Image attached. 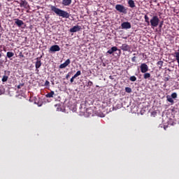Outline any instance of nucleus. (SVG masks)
<instances>
[{
    "label": "nucleus",
    "mask_w": 179,
    "mask_h": 179,
    "mask_svg": "<svg viewBox=\"0 0 179 179\" xmlns=\"http://www.w3.org/2000/svg\"><path fill=\"white\" fill-rule=\"evenodd\" d=\"M69 64H71V59H68L67 60H66L64 63L60 64L59 66L60 69H64V68H66V66H68Z\"/></svg>",
    "instance_id": "9"
},
{
    "label": "nucleus",
    "mask_w": 179,
    "mask_h": 179,
    "mask_svg": "<svg viewBox=\"0 0 179 179\" xmlns=\"http://www.w3.org/2000/svg\"><path fill=\"white\" fill-rule=\"evenodd\" d=\"M127 3L129 8H131L132 9L136 7L135 1L134 0H128Z\"/></svg>",
    "instance_id": "13"
},
{
    "label": "nucleus",
    "mask_w": 179,
    "mask_h": 179,
    "mask_svg": "<svg viewBox=\"0 0 179 179\" xmlns=\"http://www.w3.org/2000/svg\"><path fill=\"white\" fill-rule=\"evenodd\" d=\"M121 27H122V29H131V22H124L122 23Z\"/></svg>",
    "instance_id": "7"
},
{
    "label": "nucleus",
    "mask_w": 179,
    "mask_h": 179,
    "mask_svg": "<svg viewBox=\"0 0 179 179\" xmlns=\"http://www.w3.org/2000/svg\"><path fill=\"white\" fill-rule=\"evenodd\" d=\"M160 20L157 15H154L152 19L150 20L151 27H157L159 26V23Z\"/></svg>",
    "instance_id": "2"
},
{
    "label": "nucleus",
    "mask_w": 179,
    "mask_h": 179,
    "mask_svg": "<svg viewBox=\"0 0 179 179\" xmlns=\"http://www.w3.org/2000/svg\"><path fill=\"white\" fill-rule=\"evenodd\" d=\"M125 92L127 93H131L132 92V89H131V87H125Z\"/></svg>",
    "instance_id": "26"
},
{
    "label": "nucleus",
    "mask_w": 179,
    "mask_h": 179,
    "mask_svg": "<svg viewBox=\"0 0 179 179\" xmlns=\"http://www.w3.org/2000/svg\"><path fill=\"white\" fill-rule=\"evenodd\" d=\"M72 3V0H63L62 1V5L64 6H69Z\"/></svg>",
    "instance_id": "14"
},
{
    "label": "nucleus",
    "mask_w": 179,
    "mask_h": 179,
    "mask_svg": "<svg viewBox=\"0 0 179 179\" xmlns=\"http://www.w3.org/2000/svg\"><path fill=\"white\" fill-rule=\"evenodd\" d=\"M23 86H24V83H20V85H18L17 86V89H22V87H23Z\"/></svg>",
    "instance_id": "29"
},
{
    "label": "nucleus",
    "mask_w": 179,
    "mask_h": 179,
    "mask_svg": "<svg viewBox=\"0 0 179 179\" xmlns=\"http://www.w3.org/2000/svg\"><path fill=\"white\" fill-rule=\"evenodd\" d=\"M21 57H24V55H22Z\"/></svg>",
    "instance_id": "38"
},
{
    "label": "nucleus",
    "mask_w": 179,
    "mask_h": 179,
    "mask_svg": "<svg viewBox=\"0 0 179 179\" xmlns=\"http://www.w3.org/2000/svg\"><path fill=\"white\" fill-rule=\"evenodd\" d=\"M57 51H61V48L58 45H54L50 48V52H57Z\"/></svg>",
    "instance_id": "6"
},
{
    "label": "nucleus",
    "mask_w": 179,
    "mask_h": 179,
    "mask_svg": "<svg viewBox=\"0 0 179 179\" xmlns=\"http://www.w3.org/2000/svg\"><path fill=\"white\" fill-rule=\"evenodd\" d=\"M15 24H17V26H18V27H22V26L24 24V22H23V21L21 20L15 19Z\"/></svg>",
    "instance_id": "12"
},
{
    "label": "nucleus",
    "mask_w": 179,
    "mask_h": 179,
    "mask_svg": "<svg viewBox=\"0 0 179 179\" xmlns=\"http://www.w3.org/2000/svg\"><path fill=\"white\" fill-rule=\"evenodd\" d=\"M20 6L21 8H24L25 9H28L29 8V3L25 0H22L20 3Z\"/></svg>",
    "instance_id": "10"
},
{
    "label": "nucleus",
    "mask_w": 179,
    "mask_h": 179,
    "mask_svg": "<svg viewBox=\"0 0 179 179\" xmlns=\"http://www.w3.org/2000/svg\"><path fill=\"white\" fill-rule=\"evenodd\" d=\"M131 62H136V57L134 56L131 58Z\"/></svg>",
    "instance_id": "32"
},
{
    "label": "nucleus",
    "mask_w": 179,
    "mask_h": 179,
    "mask_svg": "<svg viewBox=\"0 0 179 179\" xmlns=\"http://www.w3.org/2000/svg\"><path fill=\"white\" fill-rule=\"evenodd\" d=\"M171 97L172 99H177V93H176V92L172 93L171 95Z\"/></svg>",
    "instance_id": "28"
},
{
    "label": "nucleus",
    "mask_w": 179,
    "mask_h": 179,
    "mask_svg": "<svg viewBox=\"0 0 179 179\" xmlns=\"http://www.w3.org/2000/svg\"><path fill=\"white\" fill-rule=\"evenodd\" d=\"M115 51H118V48H117L116 46H113L110 50H108L107 51V54L111 55V54L115 52Z\"/></svg>",
    "instance_id": "11"
},
{
    "label": "nucleus",
    "mask_w": 179,
    "mask_h": 179,
    "mask_svg": "<svg viewBox=\"0 0 179 179\" xmlns=\"http://www.w3.org/2000/svg\"><path fill=\"white\" fill-rule=\"evenodd\" d=\"M120 48L122 50V51H131V46L127 43L122 44Z\"/></svg>",
    "instance_id": "8"
},
{
    "label": "nucleus",
    "mask_w": 179,
    "mask_h": 179,
    "mask_svg": "<svg viewBox=\"0 0 179 179\" xmlns=\"http://www.w3.org/2000/svg\"><path fill=\"white\" fill-rule=\"evenodd\" d=\"M15 53L13 52H8L6 53L7 58H9V59L12 60V57H14Z\"/></svg>",
    "instance_id": "15"
},
{
    "label": "nucleus",
    "mask_w": 179,
    "mask_h": 179,
    "mask_svg": "<svg viewBox=\"0 0 179 179\" xmlns=\"http://www.w3.org/2000/svg\"><path fill=\"white\" fill-rule=\"evenodd\" d=\"M76 78V77H75V76H73L71 78V80H70L71 83H73V80H75Z\"/></svg>",
    "instance_id": "31"
},
{
    "label": "nucleus",
    "mask_w": 179,
    "mask_h": 179,
    "mask_svg": "<svg viewBox=\"0 0 179 179\" xmlns=\"http://www.w3.org/2000/svg\"><path fill=\"white\" fill-rule=\"evenodd\" d=\"M35 103L38 104V107H41L43 106V104L44 103V102H43V101L41 99H39L38 101V102L35 101Z\"/></svg>",
    "instance_id": "19"
},
{
    "label": "nucleus",
    "mask_w": 179,
    "mask_h": 179,
    "mask_svg": "<svg viewBox=\"0 0 179 179\" xmlns=\"http://www.w3.org/2000/svg\"><path fill=\"white\" fill-rule=\"evenodd\" d=\"M54 94H55L54 91H51L50 93L45 95V97H49V98L54 97Z\"/></svg>",
    "instance_id": "20"
},
{
    "label": "nucleus",
    "mask_w": 179,
    "mask_h": 179,
    "mask_svg": "<svg viewBox=\"0 0 179 179\" xmlns=\"http://www.w3.org/2000/svg\"><path fill=\"white\" fill-rule=\"evenodd\" d=\"M82 72H80V71H78L74 75V78H78V76H80Z\"/></svg>",
    "instance_id": "27"
},
{
    "label": "nucleus",
    "mask_w": 179,
    "mask_h": 179,
    "mask_svg": "<svg viewBox=\"0 0 179 179\" xmlns=\"http://www.w3.org/2000/svg\"><path fill=\"white\" fill-rule=\"evenodd\" d=\"M48 85H50V82H48V80L45 81V86H48Z\"/></svg>",
    "instance_id": "34"
},
{
    "label": "nucleus",
    "mask_w": 179,
    "mask_h": 179,
    "mask_svg": "<svg viewBox=\"0 0 179 179\" xmlns=\"http://www.w3.org/2000/svg\"><path fill=\"white\" fill-rule=\"evenodd\" d=\"M144 19H145V23H148V24H150V21H149V17L148 16V15H145L144 16Z\"/></svg>",
    "instance_id": "23"
},
{
    "label": "nucleus",
    "mask_w": 179,
    "mask_h": 179,
    "mask_svg": "<svg viewBox=\"0 0 179 179\" xmlns=\"http://www.w3.org/2000/svg\"><path fill=\"white\" fill-rule=\"evenodd\" d=\"M50 10H52V12H55V13L57 16H59V17H63L64 19H69V17H71V14L67 11L58 8L55 6H50Z\"/></svg>",
    "instance_id": "1"
},
{
    "label": "nucleus",
    "mask_w": 179,
    "mask_h": 179,
    "mask_svg": "<svg viewBox=\"0 0 179 179\" xmlns=\"http://www.w3.org/2000/svg\"><path fill=\"white\" fill-rule=\"evenodd\" d=\"M166 99H167V101H169V103H174V100L173 99V98L171 96H170V95L166 96Z\"/></svg>",
    "instance_id": "18"
},
{
    "label": "nucleus",
    "mask_w": 179,
    "mask_h": 179,
    "mask_svg": "<svg viewBox=\"0 0 179 179\" xmlns=\"http://www.w3.org/2000/svg\"><path fill=\"white\" fill-rule=\"evenodd\" d=\"M0 58H2V54L0 53Z\"/></svg>",
    "instance_id": "37"
},
{
    "label": "nucleus",
    "mask_w": 179,
    "mask_h": 179,
    "mask_svg": "<svg viewBox=\"0 0 179 179\" xmlns=\"http://www.w3.org/2000/svg\"><path fill=\"white\" fill-rule=\"evenodd\" d=\"M163 23H164L163 21L160 22L159 25V29H162L163 27Z\"/></svg>",
    "instance_id": "33"
},
{
    "label": "nucleus",
    "mask_w": 179,
    "mask_h": 179,
    "mask_svg": "<svg viewBox=\"0 0 179 179\" xmlns=\"http://www.w3.org/2000/svg\"><path fill=\"white\" fill-rule=\"evenodd\" d=\"M163 64H164V62L162 60L157 62V66H159V69H162V66H163Z\"/></svg>",
    "instance_id": "17"
},
{
    "label": "nucleus",
    "mask_w": 179,
    "mask_h": 179,
    "mask_svg": "<svg viewBox=\"0 0 179 179\" xmlns=\"http://www.w3.org/2000/svg\"><path fill=\"white\" fill-rule=\"evenodd\" d=\"M66 79H69V74H67V75H66Z\"/></svg>",
    "instance_id": "35"
},
{
    "label": "nucleus",
    "mask_w": 179,
    "mask_h": 179,
    "mask_svg": "<svg viewBox=\"0 0 179 179\" xmlns=\"http://www.w3.org/2000/svg\"><path fill=\"white\" fill-rule=\"evenodd\" d=\"M150 78V73H144L143 78L144 79H149Z\"/></svg>",
    "instance_id": "22"
},
{
    "label": "nucleus",
    "mask_w": 179,
    "mask_h": 179,
    "mask_svg": "<svg viewBox=\"0 0 179 179\" xmlns=\"http://www.w3.org/2000/svg\"><path fill=\"white\" fill-rule=\"evenodd\" d=\"M3 93H5V88H3V86H0V96L3 94Z\"/></svg>",
    "instance_id": "25"
},
{
    "label": "nucleus",
    "mask_w": 179,
    "mask_h": 179,
    "mask_svg": "<svg viewBox=\"0 0 179 179\" xmlns=\"http://www.w3.org/2000/svg\"><path fill=\"white\" fill-rule=\"evenodd\" d=\"M82 29V27L79 25H76L70 29L69 31L70 33H76L77 31H80Z\"/></svg>",
    "instance_id": "5"
},
{
    "label": "nucleus",
    "mask_w": 179,
    "mask_h": 179,
    "mask_svg": "<svg viewBox=\"0 0 179 179\" xmlns=\"http://www.w3.org/2000/svg\"><path fill=\"white\" fill-rule=\"evenodd\" d=\"M87 86H93V82L89 80L88 83H87Z\"/></svg>",
    "instance_id": "30"
},
{
    "label": "nucleus",
    "mask_w": 179,
    "mask_h": 179,
    "mask_svg": "<svg viewBox=\"0 0 179 179\" xmlns=\"http://www.w3.org/2000/svg\"><path fill=\"white\" fill-rule=\"evenodd\" d=\"M0 7H1V3H0Z\"/></svg>",
    "instance_id": "39"
},
{
    "label": "nucleus",
    "mask_w": 179,
    "mask_h": 179,
    "mask_svg": "<svg viewBox=\"0 0 179 179\" xmlns=\"http://www.w3.org/2000/svg\"><path fill=\"white\" fill-rule=\"evenodd\" d=\"M165 80L166 81L169 80V78H165Z\"/></svg>",
    "instance_id": "36"
},
{
    "label": "nucleus",
    "mask_w": 179,
    "mask_h": 179,
    "mask_svg": "<svg viewBox=\"0 0 179 179\" xmlns=\"http://www.w3.org/2000/svg\"><path fill=\"white\" fill-rule=\"evenodd\" d=\"M41 66V62L40 60H37L36 62V72H38V68Z\"/></svg>",
    "instance_id": "16"
},
{
    "label": "nucleus",
    "mask_w": 179,
    "mask_h": 179,
    "mask_svg": "<svg viewBox=\"0 0 179 179\" xmlns=\"http://www.w3.org/2000/svg\"><path fill=\"white\" fill-rule=\"evenodd\" d=\"M115 8L116 10H117V12H120V13H127V9L123 5L117 4Z\"/></svg>",
    "instance_id": "3"
},
{
    "label": "nucleus",
    "mask_w": 179,
    "mask_h": 179,
    "mask_svg": "<svg viewBox=\"0 0 179 179\" xmlns=\"http://www.w3.org/2000/svg\"><path fill=\"white\" fill-rule=\"evenodd\" d=\"M8 79H9V77L6 75H4L1 79V81L3 83L8 82Z\"/></svg>",
    "instance_id": "21"
},
{
    "label": "nucleus",
    "mask_w": 179,
    "mask_h": 179,
    "mask_svg": "<svg viewBox=\"0 0 179 179\" xmlns=\"http://www.w3.org/2000/svg\"><path fill=\"white\" fill-rule=\"evenodd\" d=\"M129 80L131 82H136V77L135 76H132L129 78Z\"/></svg>",
    "instance_id": "24"
},
{
    "label": "nucleus",
    "mask_w": 179,
    "mask_h": 179,
    "mask_svg": "<svg viewBox=\"0 0 179 179\" xmlns=\"http://www.w3.org/2000/svg\"><path fill=\"white\" fill-rule=\"evenodd\" d=\"M140 68L142 73H146L149 71V66L145 63L141 64Z\"/></svg>",
    "instance_id": "4"
}]
</instances>
